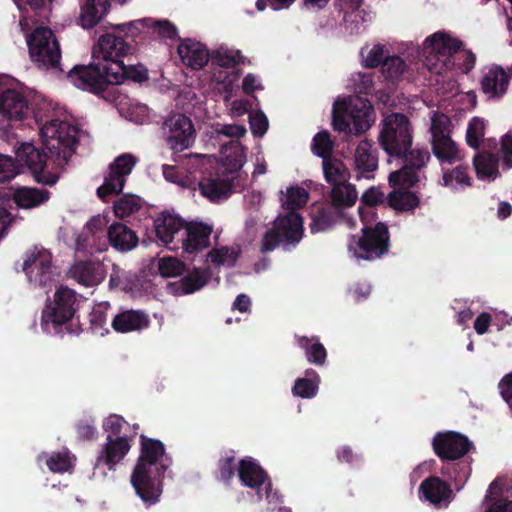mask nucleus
Wrapping results in <instances>:
<instances>
[{
	"mask_svg": "<svg viewBox=\"0 0 512 512\" xmlns=\"http://www.w3.org/2000/svg\"><path fill=\"white\" fill-rule=\"evenodd\" d=\"M431 147L434 156L442 166L453 165L464 159L462 150L458 147L457 143L452 140L451 136L431 140Z\"/></svg>",
	"mask_w": 512,
	"mask_h": 512,
	"instance_id": "nucleus-29",
	"label": "nucleus"
},
{
	"mask_svg": "<svg viewBox=\"0 0 512 512\" xmlns=\"http://www.w3.org/2000/svg\"><path fill=\"white\" fill-rule=\"evenodd\" d=\"M186 224L187 222L181 217L164 211L154 220L156 237L162 244L168 246Z\"/></svg>",
	"mask_w": 512,
	"mask_h": 512,
	"instance_id": "nucleus-24",
	"label": "nucleus"
},
{
	"mask_svg": "<svg viewBox=\"0 0 512 512\" xmlns=\"http://www.w3.org/2000/svg\"><path fill=\"white\" fill-rule=\"evenodd\" d=\"M385 195L380 188L372 186L360 198V203L368 208H374L384 203Z\"/></svg>",
	"mask_w": 512,
	"mask_h": 512,
	"instance_id": "nucleus-54",
	"label": "nucleus"
},
{
	"mask_svg": "<svg viewBox=\"0 0 512 512\" xmlns=\"http://www.w3.org/2000/svg\"><path fill=\"white\" fill-rule=\"evenodd\" d=\"M140 456L131 475V483L141 500L152 505L162 494V479L168 468L160 460L165 454L164 444L157 439L140 436Z\"/></svg>",
	"mask_w": 512,
	"mask_h": 512,
	"instance_id": "nucleus-1",
	"label": "nucleus"
},
{
	"mask_svg": "<svg viewBox=\"0 0 512 512\" xmlns=\"http://www.w3.org/2000/svg\"><path fill=\"white\" fill-rule=\"evenodd\" d=\"M233 452L226 453L217 462L218 479L229 484L235 475L236 465Z\"/></svg>",
	"mask_w": 512,
	"mask_h": 512,
	"instance_id": "nucleus-47",
	"label": "nucleus"
},
{
	"mask_svg": "<svg viewBox=\"0 0 512 512\" xmlns=\"http://www.w3.org/2000/svg\"><path fill=\"white\" fill-rule=\"evenodd\" d=\"M110 245L120 251L128 252L134 249L138 244V236L127 225L114 222L107 231Z\"/></svg>",
	"mask_w": 512,
	"mask_h": 512,
	"instance_id": "nucleus-27",
	"label": "nucleus"
},
{
	"mask_svg": "<svg viewBox=\"0 0 512 512\" xmlns=\"http://www.w3.org/2000/svg\"><path fill=\"white\" fill-rule=\"evenodd\" d=\"M19 173V167L13 158L0 154V181H9Z\"/></svg>",
	"mask_w": 512,
	"mask_h": 512,
	"instance_id": "nucleus-53",
	"label": "nucleus"
},
{
	"mask_svg": "<svg viewBox=\"0 0 512 512\" xmlns=\"http://www.w3.org/2000/svg\"><path fill=\"white\" fill-rule=\"evenodd\" d=\"M77 436L80 440H93L96 434V427L93 421L81 420L76 424Z\"/></svg>",
	"mask_w": 512,
	"mask_h": 512,
	"instance_id": "nucleus-63",
	"label": "nucleus"
},
{
	"mask_svg": "<svg viewBox=\"0 0 512 512\" xmlns=\"http://www.w3.org/2000/svg\"><path fill=\"white\" fill-rule=\"evenodd\" d=\"M109 308L110 304L108 302L100 303L93 308L90 314V324L94 332H100L103 329L108 332L105 327L108 321L107 311Z\"/></svg>",
	"mask_w": 512,
	"mask_h": 512,
	"instance_id": "nucleus-49",
	"label": "nucleus"
},
{
	"mask_svg": "<svg viewBox=\"0 0 512 512\" xmlns=\"http://www.w3.org/2000/svg\"><path fill=\"white\" fill-rule=\"evenodd\" d=\"M384 46L383 45H375L369 52L366 58L364 59V65L367 68H376L380 64H383L384 59Z\"/></svg>",
	"mask_w": 512,
	"mask_h": 512,
	"instance_id": "nucleus-62",
	"label": "nucleus"
},
{
	"mask_svg": "<svg viewBox=\"0 0 512 512\" xmlns=\"http://www.w3.org/2000/svg\"><path fill=\"white\" fill-rule=\"evenodd\" d=\"M486 122L483 118L473 117L466 130V143L469 147L478 150L480 148L481 140L485 135Z\"/></svg>",
	"mask_w": 512,
	"mask_h": 512,
	"instance_id": "nucleus-43",
	"label": "nucleus"
},
{
	"mask_svg": "<svg viewBox=\"0 0 512 512\" xmlns=\"http://www.w3.org/2000/svg\"><path fill=\"white\" fill-rule=\"evenodd\" d=\"M238 477L241 484L245 487L256 489L259 498L263 495L259 489L265 485V498L271 502L274 498L272 495V483L268 473L258 464V462L250 457L241 459L238 464Z\"/></svg>",
	"mask_w": 512,
	"mask_h": 512,
	"instance_id": "nucleus-17",
	"label": "nucleus"
},
{
	"mask_svg": "<svg viewBox=\"0 0 512 512\" xmlns=\"http://www.w3.org/2000/svg\"><path fill=\"white\" fill-rule=\"evenodd\" d=\"M298 346L304 350L309 363L316 366H323L327 359V351L318 337L308 338L307 336H296Z\"/></svg>",
	"mask_w": 512,
	"mask_h": 512,
	"instance_id": "nucleus-32",
	"label": "nucleus"
},
{
	"mask_svg": "<svg viewBox=\"0 0 512 512\" xmlns=\"http://www.w3.org/2000/svg\"><path fill=\"white\" fill-rule=\"evenodd\" d=\"M200 191L210 201L226 199L232 193V181L223 178H207L200 182Z\"/></svg>",
	"mask_w": 512,
	"mask_h": 512,
	"instance_id": "nucleus-31",
	"label": "nucleus"
},
{
	"mask_svg": "<svg viewBox=\"0 0 512 512\" xmlns=\"http://www.w3.org/2000/svg\"><path fill=\"white\" fill-rule=\"evenodd\" d=\"M78 306L77 293L67 286H60L42 310V329L48 334H61L64 330L71 332L68 323L73 319Z\"/></svg>",
	"mask_w": 512,
	"mask_h": 512,
	"instance_id": "nucleus-5",
	"label": "nucleus"
},
{
	"mask_svg": "<svg viewBox=\"0 0 512 512\" xmlns=\"http://www.w3.org/2000/svg\"><path fill=\"white\" fill-rule=\"evenodd\" d=\"M450 119L445 114L434 113L431 119V140L442 139L450 136Z\"/></svg>",
	"mask_w": 512,
	"mask_h": 512,
	"instance_id": "nucleus-51",
	"label": "nucleus"
},
{
	"mask_svg": "<svg viewBox=\"0 0 512 512\" xmlns=\"http://www.w3.org/2000/svg\"><path fill=\"white\" fill-rule=\"evenodd\" d=\"M31 61L39 69L63 71L60 67L61 47L52 29L36 27L27 38Z\"/></svg>",
	"mask_w": 512,
	"mask_h": 512,
	"instance_id": "nucleus-10",
	"label": "nucleus"
},
{
	"mask_svg": "<svg viewBox=\"0 0 512 512\" xmlns=\"http://www.w3.org/2000/svg\"><path fill=\"white\" fill-rule=\"evenodd\" d=\"M149 315L142 310H124L116 314L112 321V328L118 333L139 332L150 325Z\"/></svg>",
	"mask_w": 512,
	"mask_h": 512,
	"instance_id": "nucleus-23",
	"label": "nucleus"
},
{
	"mask_svg": "<svg viewBox=\"0 0 512 512\" xmlns=\"http://www.w3.org/2000/svg\"><path fill=\"white\" fill-rule=\"evenodd\" d=\"M468 165L459 164L452 169L444 170L442 181L444 186L459 185L461 187H469L472 185V179L469 176Z\"/></svg>",
	"mask_w": 512,
	"mask_h": 512,
	"instance_id": "nucleus-39",
	"label": "nucleus"
},
{
	"mask_svg": "<svg viewBox=\"0 0 512 512\" xmlns=\"http://www.w3.org/2000/svg\"><path fill=\"white\" fill-rule=\"evenodd\" d=\"M419 491L430 503L438 505L444 503L448 505L453 499V491L450 485L437 476H430L425 479Z\"/></svg>",
	"mask_w": 512,
	"mask_h": 512,
	"instance_id": "nucleus-25",
	"label": "nucleus"
},
{
	"mask_svg": "<svg viewBox=\"0 0 512 512\" xmlns=\"http://www.w3.org/2000/svg\"><path fill=\"white\" fill-rule=\"evenodd\" d=\"M41 135L49 139L45 145L51 156L64 163L75 153L79 143L78 128L58 119L45 123L41 128Z\"/></svg>",
	"mask_w": 512,
	"mask_h": 512,
	"instance_id": "nucleus-11",
	"label": "nucleus"
},
{
	"mask_svg": "<svg viewBox=\"0 0 512 512\" xmlns=\"http://www.w3.org/2000/svg\"><path fill=\"white\" fill-rule=\"evenodd\" d=\"M333 148L334 143L328 131H320L313 137L311 149L313 153L322 158V160L332 157Z\"/></svg>",
	"mask_w": 512,
	"mask_h": 512,
	"instance_id": "nucleus-44",
	"label": "nucleus"
},
{
	"mask_svg": "<svg viewBox=\"0 0 512 512\" xmlns=\"http://www.w3.org/2000/svg\"><path fill=\"white\" fill-rule=\"evenodd\" d=\"M186 270V265L175 257H162L158 260V271L162 277H177Z\"/></svg>",
	"mask_w": 512,
	"mask_h": 512,
	"instance_id": "nucleus-45",
	"label": "nucleus"
},
{
	"mask_svg": "<svg viewBox=\"0 0 512 512\" xmlns=\"http://www.w3.org/2000/svg\"><path fill=\"white\" fill-rule=\"evenodd\" d=\"M177 53L182 63L192 70L202 69L210 59V53L206 46L190 38L181 40Z\"/></svg>",
	"mask_w": 512,
	"mask_h": 512,
	"instance_id": "nucleus-21",
	"label": "nucleus"
},
{
	"mask_svg": "<svg viewBox=\"0 0 512 512\" xmlns=\"http://www.w3.org/2000/svg\"><path fill=\"white\" fill-rule=\"evenodd\" d=\"M507 479L504 477L495 478L489 485L485 501L492 503L498 496H501L504 491H508L506 487Z\"/></svg>",
	"mask_w": 512,
	"mask_h": 512,
	"instance_id": "nucleus-61",
	"label": "nucleus"
},
{
	"mask_svg": "<svg viewBox=\"0 0 512 512\" xmlns=\"http://www.w3.org/2000/svg\"><path fill=\"white\" fill-rule=\"evenodd\" d=\"M137 162L138 158L130 153H123L117 156L109 164L104 177V183L97 188V196L102 201H106L107 196L120 194L125 186L127 177L131 174Z\"/></svg>",
	"mask_w": 512,
	"mask_h": 512,
	"instance_id": "nucleus-14",
	"label": "nucleus"
},
{
	"mask_svg": "<svg viewBox=\"0 0 512 512\" xmlns=\"http://www.w3.org/2000/svg\"><path fill=\"white\" fill-rule=\"evenodd\" d=\"M324 178L332 186L337 183L346 182L347 169L344 163L335 157H330L322 161Z\"/></svg>",
	"mask_w": 512,
	"mask_h": 512,
	"instance_id": "nucleus-37",
	"label": "nucleus"
},
{
	"mask_svg": "<svg viewBox=\"0 0 512 512\" xmlns=\"http://www.w3.org/2000/svg\"><path fill=\"white\" fill-rule=\"evenodd\" d=\"M131 446L126 436L112 437L108 435L106 442L99 452L95 468L107 467L113 470L115 466L124 459Z\"/></svg>",
	"mask_w": 512,
	"mask_h": 512,
	"instance_id": "nucleus-20",
	"label": "nucleus"
},
{
	"mask_svg": "<svg viewBox=\"0 0 512 512\" xmlns=\"http://www.w3.org/2000/svg\"><path fill=\"white\" fill-rule=\"evenodd\" d=\"M318 390L317 381L312 378H297L292 387V394L296 397L311 399L317 395Z\"/></svg>",
	"mask_w": 512,
	"mask_h": 512,
	"instance_id": "nucleus-46",
	"label": "nucleus"
},
{
	"mask_svg": "<svg viewBox=\"0 0 512 512\" xmlns=\"http://www.w3.org/2000/svg\"><path fill=\"white\" fill-rule=\"evenodd\" d=\"M109 0H86L81 7L79 23L84 29L95 27L107 13Z\"/></svg>",
	"mask_w": 512,
	"mask_h": 512,
	"instance_id": "nucleus-30",
	"label": "nucleus"
},
{
	"mask_svg": "<svg viewBox=\"0 0 512 512\" xmlns=\"http://www.w3.org/2000/svg\"><path fill=\"white\" fill-rule=\"evenodd\" d=\"M463 42L450 34L438 31L428 36L423 42L426 66L433 73L442 74L456 67V55Z\"/></svg>",
	"mask_w": 512,
	"mask_h": 512,
	"instance_id": "nucleus-8",
	"label": "nucleus"
},
{
	"mask_svg": "<svg viewBox=\"0 0 512 512\" xmlns=\"http://www.w3.org/2000/svg\"><path fill=\"white\" fill-rule=\"evenodd\" d=\"M388 181L391 187L409 190L419 181V177L416 172L403 165L399 170L390 173Z\"/></svg>",
	"mask_w": 512,
	"mask_h": 512,
	"instance_id": "nucleus-41",
	"label": "nucleus"
},
{
	"mask_svg": "<svg viewBox=\"0 0 512 512\" xmlns=\"http://www.w3.org/2000/svg\"><path fill=\"white\" fill-rule=\"evenodd\" d=\"M357 200V191L354 185L342 182L332 186L331 190V204L343 209L344 207H351Z\"/></svg>",
	"mask_w": 512,
	"mask_h": 512,
	"instance_id": "nucleus-36",
	"label": "nucleus"
},
{
	"mask_svg": "<svg viewBox=\"0 0 512 512\" xmlns=\"http://www.w3.org/2000/svg\"><path fill=\"white\" fill-rule=\"evenodd\" d=\"M16 158L21 166L27 167L37 183L53 185L58 176L46 170L47 154L32 143H22L16 150Z\"/></svg>",
	"mask_w": 512,
	"mask_h": 512,
	"instance_id": "nucleus-15",
	"label": "nucleus"
},
{
	"mask_svg": "<svg viewBox=\"0 0 512 512\" xmlns=\"http://www.w3.org/2000/svg\"><path fill=\"white\" fill-rule=\"evenodd\" d=\"M473 167L476 176L480 180H495L499 175V157L498 154L483 149L475 153L473 157Z\"/></svg>",
	"mask_w": 512,
	"mask_h": 512,
	"instance_id": "nucleus-28",
	"label": "nucleus"
},
{
	"mask_svg": "<svg viewBox=\"0 0 512 512\" xmlns=\"http://www.w3.org/2000/svg\"><path fill=\"white\" fill-rule=\"evenodd\" d=\"M395 158L401 159L405 167H408L409 170L418 174V172L429 162L431 155L426 148L411 147L405 152L404 155Z\"/></svg>",
	"mask_w": 512,
	"mask_h": 512,
	"instance_id": "nucleus-38",
	"label": "nucleus"
},
{
	"mask_svg": "<svg viewBox=\"0 0 512 512\" xmlns=\"http://www.w3.org/2000/svg\"><path fill=\"white\" fill-rule=\"evenodd\" d=\"M27 96L16 88L0 86V115L9 121H21L29 113Z\"/></svg>",
	"mask_w": 512,
	"mask_h": 512,
	"instance_id": "nucleus-18",
	"label": "nucleus"
},
{
	"mask_svg": "<svg viewBox=\"0 0 512 512\" xmlns=\"http://www.w3.org/2000/svg\"><path fill=\"white\" fill-rule=\"evenodd\" d=\"M154 30L162 38L176 40L179 38L177 27L169 20H159L154 22Z\"/></svg>",
	"mask_w": 512,
	"mask_h": 512,
	"instance_id": "nucleus-58",
	"label": "nucleus"
},
{
	"mask_svg": "<svg viewBox=\"0 0 512 512\" xmlns=\"http://www.w3.org/2000/svg\"><path fill=\"white\" fill-rule=\"evenodd\" d=\"M501 398L509 405L512 403V372L505 374L498 383Z\"/></svg>",
	"mask_w": 512,
	"mask_h": 512,
	"instance_id": "nucleus-64",
	"label": "nucleus"
},
{
	"mask_svg": "<svg viewBox=\"0 0 512 512\" xmlns=\"http://www.w3.org/2000/svg\"><path fill=\"white\" fill-rule=\"evenodd\" d=\"M472 446L466 436L455 431L438 432L432 440L433 452L442 462L461 459Z\"/></svg>",
	"mask_w": 512,
	"mask_h": 512,
	"instance_id": "nucleus-16",
	"label": "nucleus"
},
{
	"mask_svg": "<svg viewBox=\"0 0 512 512\" xmlns=\"http://www.w3.org/2000/svg\"><path fill=\"white\" fill-rule=\"evenodd\" d=\"M405 61L399 56L386 57L381 66V71L387 81L395 83L399 81L406 70Z\"/></svg>",
	"mask_w": 512,
	"mask_h": 512,
	"instance_id": "nucleus-40",
	"label": "nucleus"
},
{
	"mask_svg": "<svg viewBox=\"0 0 512 512\" xmlns=\"http://www.w3.org/2000/svg\"><path fill=\"white\" fill-rule=\"evenodd\" d=\"M134 46L126 42L121 36L106 33L98 39L92 49L93 61L89 65H76L68 73V78L74 86L80 89V81L77 77L84 76V69L92 67L97 69L101 75H106L113 62H121L122 57L133 54Z\"/></svg>",
	"mask_w": 512,
	"mask_h": 512,
	"instance_id": "nucleus-4",
	"label": "nucleus"
},
{
	"mask_svg": "<svg viewBox=\"0 0 512 512\" xmlns=\"http://www.w3.org/2000/svg\"><path fill=\"white\" fill-rule=\"evenodd\" d=\"M510 82L509 74L499 65H491L483 72L481 90L489 98H501L506 94Z\"/></svg>",
	"mask_w": 512,
	"mask_h": 512,
	"instance_id": "nucleus-22",
	"label": "nucleus"
},
{
	"mask_svg": "<svg viewBox=\"0 0 512 512\" xmlns=\"http://www.w3.org/2000/svg\"><path fill=\"white\" fill-rule=\"evenodd\" d=\"M167 146L174 154L192 147L196 139V130L192 120L181 113L169 115L162 125Z\"/></svg>",
	"mask_w": 512,
	"mask_h": 512,
	"instance_id": "nucleus-13",
	"label": "nucleus"
},
{
	"mask_svg": "<svg viewBox=\"0 0 512 512\" xmlns=\"http://www.w3.org/2000/svg\"><path fill=\"white\" fill-rule=\"evenodd\" d=\"M309 193L302 187H290L287 190L283 206L289 210L286 215H279L271 228L262 236L260 252L263 254L274 251L281 243L296 245L303 237V219L296 210L304 207Z\"/></svg>",
	"mask_w": 512,
	"mask_h": 512,
	"instance_id": "nucleus-2",
	"label": "nucleus"
},
{
	"mask_svg": "<svg viewBox=\"0 0 512 512\" xmlns=\"http://www.w3.org/2000/svg\"><path fill=\"white\" fill-rule=\"evenodd\" d=\"M389 207L397 211H413L419 206V197L410 190L394 189L387 196Z\"/></svg>",
	"mask_w": 512,
	"mask_h": 512,
	"instance_id": "nucleus-35",
	"label": "nucleus"
},
{
	"mask_svg": "<svg viewBox=\"0 0 512 512\" xmlns=\"http://www.w3.org/2000/svg\"><path fill=\"white\" fill-rule=\"evenodd\" d=\"M239 52L218 49L210 54L212 61L221 67H233L239 63Z\"/></svg>",
	"mask_w": 512,
	"mask_h": 512,
	"instance_id": "nucleus-52",
	"label": "nucleus"
},
{
	"mask_svg": "<svg viewBox=\"0 0 512 512\" xmlns=\"http://www.w3.org/2000/svg\"><path fill=\"white\" fill-rule=\"evenodd\" d=\"M504 168H512V135L507 133L501 137V146L499 151Z\"/></svg>",
	"mask_w": 512,
	"mask_h": 512,
	"instance_id": "nucleus-59",
	"label": "nucleus"
},
{
	"mask_svg": "<svg viewBox=\"0 0 512 512\" xmlns=\"http://www.w3.org/2000/svg\"><path fill=\"white\" fill-rule=\"evenodd\" d=\"M22 270L30 283L41 288H50L58 276L52 265V254L44 248L34 247L27 250Z\"/></svg>",
	"mask_w": 512,
	"mask_h": 512,
	"instance_id": "nucleus-12",
	"label": "nucleus"
},
{
	"mask_svg": "<svg viewBox=\"0 0 512 512\" xmlns=\"http://www.w3.org/2000/svg\"><path fill=\"white\" fill-rule=\"evenodd\" d=\"M342 217V210L333 204L318 208L313 213L310 228L312 232L325 231L332 227Z\"/></svg>",
	"mask_w": 512,
	"mask_h": 512,
	"instance_id": "nucleus-33",
	"label": "nucleus"
},
{
	"mask_svg": "<svg viewBox=\"0 0 512 512\" xmlns=\"http://www.w3.org/2000/svg\"><path fill=\"white\" fill-rule=\"evenodd\" d=\"M141 207L140 198L135 195L124 194L114 202V214L118 218H125L138 211Z\"/></svg>",
	"mask_w": 512,
	"mask_h": 512,
	"instance_id": "nucleus-42",
	"label": "nucleus"
},
{
	"mask_svg": "<svg viewBox=\"0 0 512 512\" xmlns=\"http://www.w3.org/2000/svg\"><path fill=\"white\" fill-rule=\"evenodd\" d=\"M374 122V109L368 100L336 102L332 111V126L339 133L361 135Z\"/></svg>",
	"mask_w": 512,
	"mask_h": 512,
	"instance_id": "nucleus-6",
	"label": "nucleus"
},
{
	"mask_svg": "<svg viewBox=\"0 0 512 512\" xmlns=\"http://www.w3.org/2000/svg\"><path fill=\"white\" fill-rule=\"evenodd\" d=\"M127 424L125 419L117 414H111L103 422V429L112 437L121 436L123 426Z\"/></svg>",
	"mask_w": 512,
	"mask_h": 512,
	"instance_id": "nucleus-57",
	"label": "nucleus"
},
{
	"mask_svg": "<svg viewBox=\"0 0 512 512\" xmlns=\"http://www.w3.org/2000/svg\"><path fill=\"white\" fill-rule=\"evenodd\" d=\"M250 129L254 136L262 137L268 130L269 124L266 115L259 111L250 115L249 119Z\"/></svg>",
	"mask_w": 512,
	"mask_h": 512,
	"instance_id": "nucleus-56",
	"label": "nucleus"
},
{
	"mask_svg": "<svg viewBox=\"0 0 512 512\" xmlns=\"http://www.w3.org/2000/svg\"><path fill=\"white\" fill-rule=\"evenodd\" d=\"M184 229L185 237L182 239V248L186 259H190V255H196L210 246L212 226L203 222H189Z\"/></svg>",
	"mask_w": 512,
	"mask_h": 512,
	"instance_id": "nucleus-19",
	"label": "nucleus"
},
{
	"mask_svg": "<svg viewBox=\"0 0 512 512\" xmlns=\"http://www.w3.org/2000/svg\"><path fill=\"white\" fill-rule=\"evenodd\" d=\"M51 197V193L44 188L22 186L12 193V200L18 208L34 209L45 204Z\"/></svg>",
	"mask_w": 512,
	"mask_h": 512,
	"instance_id": "nucleus-26",
	"label": "nucleus"
},
{
	"mask_svg": "<svg viewBox=\"0 0 512 512\" xmlns=\"http://www.w3.org/2000/svg\"><path fill=\"white\" fill-rule=\"evenodd\" d=\"M372 144L368 140H362L355 151V164L361 175L374 172L378 167V158L371 152Z\"/></svg>",
	"mask_w": 512,
	"mask_h": 512,
	"instance_id": "nucleus-34",
	"label": "nucleus"
},
{
	"mask_svg": "<svg viewBox=\"0 0 512 512\" xmlns=\"http://www.w3.org/2000/svg\"><path fill=\"white\" fill-rule=\"evenodd\" d=\"M348 251L357 260L374 261L387 255L390 250V232L387 224L363 225L361 235H351Z\"/></svg>",
	"mask_w": 512,
	"mask_h": 512,
	"instance_id": "nucleus-7",
	"label": "nucleus"
},
{
	"mask_svg": "<svg viewBox=\"0 0 512 512\" xmlns=\"http://www.w3.org/2000/svg\"><path fill=\"white\" fill-rule=\"evenodd\" d=\"M207 283V278L198 269H194L192 273H189L180 280L181 292L183 294H191L201 289Z\"/></svg>",
	"mask_w": 512,
	"mask_h": 512,
	"instance_id": "nucleus-48",
	"label": "nucleus"
},
{
	"mask_svg": "<svg viewBox=\"0 0 512 512\" xmlns=\"http://www.w3.org/2000/svg\"><path fill=\"white\" fill-rule=\"evenodd\" d=\"M46 465L52 472L63 473L69 469L70 461L66 454L56 453L47 459Z\"/></svg>",
	"mask_w": 512,
	"mask_h": 512,
	"instance_id": "nucleus-60",
	"label": "nucleus"
},
{
	"mask_svg": "<svg viewBox=\"0 0 512 512\" xmlns=\"http://www.w3.org/2000/svg\"><path fill=\"white\" fill-rule=\"evenodd\" d=\"M20 9L25 5L38 16H46L50 11L53 0H14Z\"/></svg>",
	"mask_w": 512,
	"mask_h": 512,
	"instance_id": "nucleus-55",
	"label": "nucleus"
},
{
	"mask_svg": "<svg viewBox=\"0 0 512 512\" xmlns=\"http://www.w3.org/2000/svg\"><path fill=\"white\" fill-rule=\"evenodd\" d=\"M379 144L389 157L405 154L413 144L409 118L403 113H391L381 121Z\"/></svg>",
	"mask_w": 512,
	"mask_h": 512,
	"instance_id": "nucleus-9",
	"label": "nucleus"
},
{
	"mask_svg": "<svg viewBox=\"0 0 512 512\" xmlns=\"http://www.w3.org/2000/svg\"><path fill=\"white\" fill-rule=\"evenodd\" d=\"M127 63L113 62L112 67L107 68L106 75H101L97 69L88 67L84 69V76L77 77L80 81V89L93 94H100L107 90L110 85L123 83L125 80L142 83L148 80V70L141 63H133L131 57L127 56Z\"/></svg>",
	"mask_w": 512,
	"mask_h": 512,
	"instance_id": "nucleus-3",
	"label": "nucleus"
},
{
	"mask_svg": "<svg viewBox=\"0 0 512 512\" xmlns=\"http://www.w3.org/2000/svg\"><path fill=\"white\" fill-rule=\"evenodd\" d=\"M71 273L78 282L89 286L94 282V265L91 261H79L74 264Z\"/></svg>",
	"mask_w": 512,
	"mask_h": 512,
	"instance_id": "nucleus-50",
	"label": "nucleus"
}]
</instances>
